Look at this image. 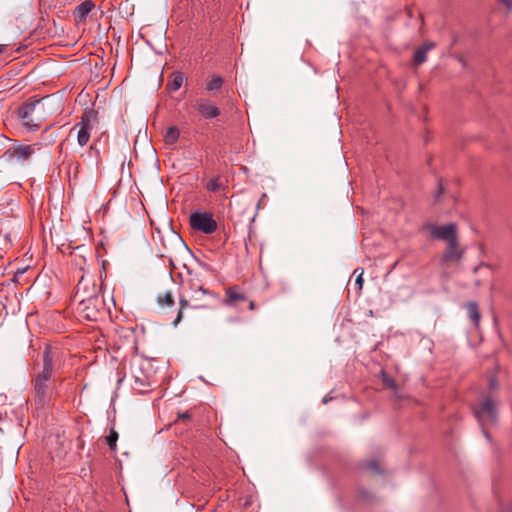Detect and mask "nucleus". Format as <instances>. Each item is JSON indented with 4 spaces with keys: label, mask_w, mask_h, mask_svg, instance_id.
I'll return each mask as SVG.
<instances>
[{
    "label": "nucleus",
    "mask_w": 512,
    "mask_h": 512,
    "mask_svg": "<svg viewBox=\"0 0 512 512\" xmlns=\"http://www.w3.org/2000/svg\"><path fill=\"white\" fill-rule=\"evenodd\" d=\"M200 291H202L203 294H210V292L202 287H200Z\"/></svg>",
    "instance_id": "nucleus-31"
},
{
    "label": "nucleus",
    "mask_w": 512,
    "mask_h": 512,
    "mask_svg": "<svg viewBox=\"0 0 512 512\" xmlns=\"http://www.w3.org/2000/svg\"><path fill=\"white\" fill-rule=\"evenodd\" d=\"M225 299L223 300V304L228 307H234L240 302H244L247 300L246 294L241 291L238 286H231L226 288L225 290Z\"/></svg>",
    "instance_id": "nucleus-13"
},
{
    "label": "nucleus",
    "mask_w": 512,
    "mask_h": 512,
    "mask_svg": "<svg viewBox=\"0 0 512 512\" xmlns=\"http://www.w3.org/2000/svg\"><path fill=\"white\" fill-rule=\"evenodd\" d=\"M184 75L181 72L173 73V79L171 83L168 84L170 90L177 91L183 84Z\"/></svg>",
    "instance_id": "nucleus-22"
},
{
    "label": "nucleus",
    "mask_w": 512,
    "mask_h": 512,
    "mask_svg": "<svg viewBox=\"0 0 512 512\" xmlns=\"http://www.w3.org/2000/svg\"><path fill=\"white\" fill-rule=\"evenodd\" d=\"M464 252L465 249L460 246L459 239L447 243L446 249L440 257L441 267L447 271L452 265L458 264Z\"/></svg>",
    "instance_id": "nucleus-8"
},
{
    "label": "nucleus",
    "mask_w": 512,
    "mask_h": 512,
    "mask_svg": "<svg viewBox=\"0 0 512 512\" xmlns=\"http://www.w3.org/2000/svg\"><path fill=\"white\" fill-rule=\"evenodd\" d=\"M474 414L482 428L488 423H494L497 419L496 403L489 397L483 399L479 405L474 408ZM485 437L488 438V434L483 429Z\"/></svg>",
    "instance_id": "nucleus-5"
},
{
    "label": "nucleus",
    "mask_w": 512,
    "mask_h": 512,
    "mask_svg": "<svg viewBox=\"0 0 512 512\" xmlns=\"http://www.w3.org/2000/svg\"><path fill=\"white\" fill-rule=\"evenodd\" d=\"M95 7L94 3L91 0H86L81 4L77 5L74 9L73 16L75 21L80 23H85L88 14Z\"/></svg>",
    "instance_id": "nucleus-14"
},
{
    "label": "nucleus",
    "mask_w": 512,
    "mask_h": 512,
    "mask_svg": "<svg viewBox=\"0 0 512 512\" xmlns=\"http://www.w3.org/2000/svg\"><path fill=\"white\" fill-rule=\"evenodd\" d=\"M12 242L8 234L0 232V258L11 248Z\"/></svg>",
    "instance_id": "nucleus-20"
},
{
    "label": "nucleus",
    "mask_w": 512,
    "mask_h": 512,
    "mask_svg": "<svg viewBox=\"0 0 512 512\" xmlns=\"http://www.w3.org/2000/svg\"><path fill=\"white\" fill-rule=\"evenodd\" d=\"M35 152L33 145H24L20 144L14 147L9 148L5 155L9 157V159H15L18 162H24L28 160Z\"/></svg>",
    "instance_id": "nucleus-12"
},
{
    "label": "nucleus",
    "mask_w": 512,
    "mask_h": 512,
    "mask_svg": "<svg viewBox=\"0 0 512 512\" xmlns=\"http://www.w3.org/2000/svg\"><path fill=\"white\" fill-rule=\"evenodd\" d=\"M131 375L134 380L133 388L143 393L154 382V373L149 361L140 359L132 363Z\"/></svg>",
    "instance_id": "nucleus-3"
},
{
    "label": "nucleus",
    "mask_w": 512,
    "mask_h": 512,
    "mask_svg": "<svg viewBox=\"0 0 512 512\" xmlns=\"http://www.w3.org/2000/svg\"><path fill=\"white\" fill-rule=\"evenodd\" d=\"M223 85V78L219 75H213L212 78L208 81L206 85V89L208 91H216L219 90Z\"/></svg>",
    "instance_id": "nucleus-21"
},
{
    "label": "nucleus",
    "mask_w": 512,
    "mask_h": 512,
    "mask_svg": "<svg viewBox=\"0 0 512 512\" xmlns=\"http://www.w3.org/2000/svg\"><path fill=\"white\" fill-rule=\"evenodd\" d=\"M380 377L382 379L383 384L386 387L393 389V390L396 389V384H395L394 379L391 376H389L385 371L382 370L380 372Z\"/></svg>",
    "instance_id": "nucleus-24"
},
{
    "label": "nucleus",
    "mask_w": 512,
    "mask_h": 512,
    "mask_svg": "<svg viewBox=\"0 0 512 512\" xmlns=\"http://www.w3.org/2000/svg\"><path fill=\"white\" fill-rule=\"evenodd\" d=\"M190 225L194 230L204 234H212L217 229V223L209 212L196 211L191 213Z\"/></svg>",
    "instance_id": "nucleus-7"
},
{
    "label": "nucleus",
    "mask_w": 512,
    "mask_h": 512,
    "mask_svg": "<svg viewBox=\"0 0 512 512\" xmlns=\"http://www.w3.org/2000/svg\"><path fill=\"white\" fill-rule=\"evenodd\" d=\"M92 113H85L81 117V121L77 123L72 130L77 131V142L83 147L85 146L90 139V131L92 129Z\"/></svg>",
    "instance_id": "nucleus-9"
},
{
    "label": "nucleus",
    "mask_w": 512,
    "mask_h": 512,
    "mask_svg": "<svg viewBox=\"0 0 512 512\" xmlns=\"http://www.w3.org/2000/svg\"><path fill=\"white\" fill-rule=\"evenodd\" d=\"M249 309L254 310L255 309V303L253 301L249 302Z\"/></svg>",
    "instance_id": "nucleus-30"
},
{
    "label": "nucleus",
    "mask_w": 512,
    "mask_h": 512,
    "mask_svg": "<svg viewBox=\"0 0 512 512\" xmlns=\"http://www.w3.org/2000/svg\"><path fill=\"white\" fill-rule=\"evenodd\" d=\"M100 296V288L91 277L82 275L76 286V291L73 300L78 302H84Z\"/></svg>",
    "instance_id": "nucleus-6"
},
{
    "label": "nucleus",
    "mask_w": 512,
    "mask_h": 512,
    "mask_svg": "<svg viewBox=\"0 0 512 512\" xmlns=\"http://www.w3.org/2000/svg\"><path fill=\"white\" fill-rule=\"evenodd\" d=\"M496 370H498V367H496ZM488 387L490 390H497L499 388V381L497 378V371L493 372L488 377Z\"/></svg>",
    "instance_id": "nucleus-26"
},
{
    "label": "nucleus",
    "mask_w": 512,
    "mask_h": 512,
    "mask_svg": "<svg viewBox=\"0 0 512 512\" xmlns=\"http://www.w3.org/2000/svg\"><path fill=\"white\" fill-rule=\"evenodd\" d=\"M435 47V43L427 41L414 52V64L420 65L427 60V53Z\"/></svg>",
    "instance_id": "nucleus-15"
},
{
    "label": "nucleus",
    "mask_w": 512,
    "mask_h": 512,
    "mask_svg": "<svg viewBox=\"0 0 512 512\" xmlns=\"http://www.w3.org/2000/svg\"><path fill=\"white\" fill-rule=\"evenodd\" d=\"M180 308H179V311H178V314H177V317L175 318V320L173 321V325L174 326H177L181 319H182V315H183V310L186 309L188 306H189V302L188 300L186 299H180Z\"/></svg>",
    "instance_id": "nucleus-25"
},
{
    "label": "nucleus",
    "mask_w": 512,
    "mask_h": 512,
    "mask_svg": "<svg viewBox=\"0 0 512 512\" xmlns=\"http://www.w3.org/2000/svg\"><path fill=\"white\" fill-rule=\"evenodd\" d=\"M157 303L160 307H171L174 305L173 295L168 291L161 292L157 296Z\"/></svg>",
    "instance_id": "nucleus-18"
},
{
    "label": "nucleus",
    "mask_w": 512,
    "mask_h": 512,
    "mask_svg": "<svg viewBox=\"0 0 512 512\" xmlns=\"http://www.w3.org/2000/svg\"><path fill=\"white\" fill-rule=\"evenodd\" d=\"M180 135V131L176 126L169 127L164 135V140L166 144L173 145L177 142Z\"/></svg>",
    "instance_id": "nucleus-17"
},
{
    "label": "nucleus",
    "mask_w": 512,
    "mask_h": 512,
    "mask_svg": "<svg viewBox=\"0 0 512 512\" xmlns=\"http://www.w3.org/2000/svg\"><path fill=\"white\" fill-rule=\"evenodd\" d=\"M48 97L23 104L18 109V117L29 131L38 130L49 115L45 108Z\"/></svg>",
    "instance_id": "nucleus-2"
},
{
    "label": "nucleus",
    "mask_w": 512,
    "mask_h": 512,
    "mask_svg": "<svg viewBox=\"0 0 512 512\" xmlns=\"http://www.w3.org/2000/svg\"><path fill=\"white\" fill-rule=\"evenodd\" d=\"M369 468H371V469H373V470H374V469H376V467H375L374 463H370V464H369Z\"/></svg>",
    "instance_id": "nucleus-32"
},
{
    "label": "nucleus",
    "mask_w": 512,
    "mask_h": 512,
    "mask_svg": "<svg viewBox=\"0 0 512 512\" xmlns=\"http://www.w3.org/2000/svg\"><path fill=\"white\" fill-rule=\"evenodd\" d=\"M195 108L205 119H213L220 115V109L211 100L200 98L195 103Z\"/></svg>",
    "instance_id": "nucleus-11"
},
{
    "label": "nucleus",
    "mask_w": 512,
    "mask_h": 512,
    "mask_svg": "<svg viewBox=\"0 0 512 512\" xmlns=\"http://www.w3.org/2000/svg\"><path fill=\"white\" fill-rule=\"evenodd\" d=\"M357 272H359V274H358L355 282H356V285H358L359 290H361L363 287V283H364V280H363L364 271H363V269L357 268L354 270V274H356Z\"/></svg>",
    "instance_id": "nucleus-27"
},
{
    "label": "nucleus",
    "mask_w": 512,
    "mask_h": 512,
    "mask_svg": "<svg viewBox=\"0 0 512 512\" xmlns=\"http://www.w3.org/2000/svg\"><path fill=\"white\" fill-rule=\"evenodd\" d=\"M190 417H191V415H190V413L188 411L178 414V419L179 420L186 421V420H189Z\"/></svg>",
    "instance_id": "nucleus-28"
},
{
    "label": "nucleus",
    "mask_w": 512,
    "mask_h": 512,
    "mask_svg": "<svg viewBox=\"0 0 512 512\" xmlns=\"http://www.w3.org/2000/svg\"><path fill=\"white\" fill-rule=\"evenodd\" d=\"M225 188L226 186L223 184L219 176L210 179L206 184V189L210 192H217L219 190H224Z\"/></svg>",
    "instance_id": "nucleus-19"
},
{
    "label": "nucleus",
    "mask_w": 512,
    "mask_h": 512,
    "mask_svg": "<svg viewBox=\"0 0 512 512\" xmlns=\"http://www.w3.org/2000/svg\"><path fill=\"white\" fill-rule=\"evenodd\" d=\"M2 52H3V46L0 45V53H2Z\"/></svg>",
    "instance_id": "nucleus-33"
},
{
    "label": "nucleus",
    "mask_w": 512,
    "mask_h": 512,
    "mask_svg": "<svg viewBox=\"0 0 512 512\" xmlns=\"http://www.w3.org/2000/svg\"><path fill=\"white\" fill-rule=\"evenodd\" d=\"M500 2L506 5L508 8H512V0H500Z\"/></svg>",
    "instance_id": "nucleus-29"
},
{
    "label": "nucleus",
    "mask_w": 512,
    "mask_h": 512,
    "mask_svg": "<svg viewBox=\"0 0 512 512\" xmlns=\"http://www.w3.org/2000/svg\"><path fill=\"white\" fill-rule=\"evenodd\" d=\"M103 305L101 297L78 302V310L84 315L87 320H96L100 313V308Z\"/></svg>",
    "instance_id": "nucleus-10"
},
{
    "label": "nucleus",
    "mask_w": 512,
    "mask_h": 512,
    "mask_svg": "<svg viewBox=\"0 0 512 512\" xmlns=\"http://www.w3.org/2000/svg\"><path fill=\"white\" fill-rule=\"evenodd\" d=\"M54 353L50 346H46L43 352L42 370L32 378L33 397L38 409L50 406L53 398V390L50 379L53 371Z\"/></svg>",
    "instance_id": "nucleus-1"
},
{
    "label": "nucleus",
    "mask_w": 512,
    "mask_h": 512,
    "mask_svg": "<svg viewBox=\"0 0 512 512\" xmlns=\"http://www.w3.org/2000/svg\"><path fill=\"white\" fill-rule=\"evenodd\" d=\"M466 309H467V314H468V317L472 323V325L477 328L479 326V323H480V319H481V315H480V311H479V307L477 305L476 302H468L466 305H465Z\"/></svg>",
    "instance_id": "nucleus-16"
},
{
    "label": "nucleus",
    "mask_w": 512,
    "mask_h": 512,
    "mask_svg": "<svg viewBox=\"0 0 512 512\" xmlns=\"http://www.w3.org/2000/svg\"><path fill=\"white\" fill-rule=\"evenodd\" d=\"M106 440L110 449L115 451L118 440V433L114 428L110 429L109 435L107 436Z\"/></svg>",
    "instance_id": "nucleus-23"
},
{
    "label": "nucleus",
    "mask_w": 512,
    "mask_h": 512,
    "mask_svg": "<svg viewBox=\"0 0 512 512\" xmlns=\"http://www.w3.org/2000/svg\"><path fill=\"white\" fill-rule=\"evenodd\" d=\"M422 229L427 232L432 239L444 241L446 244L458 239L457 226L454 223L444 225L426 223L423 225Z\"/></svg>",
    "instance_id": "nucleus-4"
}]
</instances>
